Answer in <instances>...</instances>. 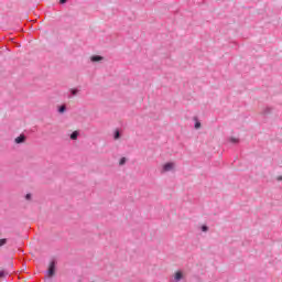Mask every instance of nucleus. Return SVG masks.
Returning <instances> with one entry per match:
<instances>
[{
  "label": "nucleus",
  "instance_id": "obj_1",
  "mask_svg": "<svg viewBox=\"0 0 282 282\" xmlns=\"http://www.w3.org/2000/svg\"><path fill=\"white\" fill-rule=\"evenodd\" d=\"M56 274V262L52 261L48 264L47 276L52 279Z\"/></svg>",
  "mask_w": 282,
  "mask_h": 282
},
{
  "label": "nucleus",
  "instance_id": "obj_2",
  "mask_svg": "<svg viewBox=\"0 0 282 282\" xmlns=\"http://www.w3.org/2000/svg\"><path fill=\"white\" fill-rule=\"evenodd\" d=\"M175 169V163L169 162L163 165V173H169V171H173Z\"/></svg>",
  "mask_w": 282,
  "mask_h": 282
},
{
  "label": "nucleus",
  "instance_id": "obj_3",
  "mask_svg": "<svg viewBox=\"0 0 282 282\" xmlns=\"http://www.w3.org/2000/svg\"><path fill=\"white\" fill-rule=\"evenodd\" d=\"M15 144H23L25 142V137L23 134L19 135L14 140Z\"/></svg>",
  "mask_w": 282,
  "mask_h": 282
},
{
  "label": "nucleus",
  "instance_id": "obj_4",
  "mask_svg": "<svg viewBox=\"0 0 282 282\" xmlns=\"http://www.w3.org/2000/svg\"><path fill=\"white\" fill-rule=\"evenodd\" d=\"M184 274L182 273V271H177L175 274H174V279L175 281H182Z\"/></svg>",
  "mask_w": 282,
  "mask_h": 282
},
{
  "label": "nucleus",
  "instance_id": "obj_5",
  "mask_svg": "<svg viewBox=\"0 0 282 282\" xmlns=\"http://www.w3.org/2000/svg\"><path fill=\"white\" fill-rule=\"evenodd\" d=\"M9 275H10L9 271H6V270L0 271V279H6V276H9Z\"/></svg>",
  "mask_w": 282,
  "mask_h": 282
},
{
  "label": "nucleus",
  "instance_id": "obj_6",
  "mask_svg": "<svg viewBox=\"0 0 282 282\" xmlns=\"http://www.w3.org/2000/svg\"><path fill=\"white\" fill-rule=\"evenodd\" d=\"M91 61H93V63H98V61H102V56L95 55V56L91 57Z\"/></svg>",
  "mask_w": 282,
  "mask_h": 282
},
{
  "label": "nucleus",
  "instance_id": "obj_7",
  "mask_svg": "<svg viewBox=\"0 0 282 282\" xmlns=\"http://www.w3.org/2000/svg\"><path fill=\"white\" fill-rule=\"evenodd\" d=\"M78 139V132L77 131H74L72 134H70V140H77Z\"/></svg>",
  "mask_w": 282,
  "mask_h": 282
},
{
  "label": "nucleus",
  "instance_id": "obj_8",
  "mask_svg": "<svg viewBox=\"0 0 282 282\" xmlns=\"http://www.w3.org/2000/svg\"><path fill=\"white\" fill-rule=\"evenodd\" d=\"M8 243V239L3 238V239H0V248L2 246H6Z\"/></svg>",
  "mask_w": 282,
  "mask_h": 282
},
{
  "label": "nucleus",
  "instance_id": "obj_9",
  "mask_svg": "<svg viewBox=\"0 0 282 282\" xmlns=\"http://www.w3.org/2000/svg\"><path fill=\"white\" fill-rule=\"evenodd\" d=\"M127 163V159L126 158H121L120 161H119V165L120 166H123V164Z\"/></svg>",
  "mask_w": 282,
  "mask_h": 282
},
{
  "label": "nucleus",
  "instance_id": "obj_10",
  "mask_svg": "<svg viewBox=\"0 0 282 282\" xmlns=\"http://www.w3.org/2000/svg\"><path fill=\"white\" fill-rule=\"evenodd\" d=\"M70 94H72L73 96H76V94H78V89H75V88L70 89Z\"/></svg>",
  "mask_w": 282,
  "mask_h": 282
},
{
  "label": "nucleus",
  "instance_id": "obj_11",
  "mask_svg": "<svg viewBox=\"0 0 282 282\" xmlns=\"http://www.w3.org/2000/svg\"><path fill=\"white\" fill-rule=\"evenodd\" d=\"M200 128H202V123L199 121H196L195 129H200Z\"/></svg>",
  "mask_w": 282,
  "mask_h": 282
},
{
  "label": "nucleus",
  "instance_id": "obj_12",
  "mask_svg": "<svg viewBox=\"0 0 282 282\" xmlns=\"http://www.w3.org/2000/svg\"><path fill=\"white\" fill-rule=\"evenodd\" d=\"M229 141L232 142V144H236V142H239V140L235 138L229 139Z\"/></svg>",
  "mask_w": 282,
  "mask_h": 282
},
{
  "label": "nucleus",
  "instance_id": "obj_13",
  "mask_svg": "<svg viewBox=\"0 0 282 282\" xmlns=\"http://www.w3.org/2000/svg\"><path fill=\"white\" fill-rule=\"evenodd\" d=\"M202 230H203V232H208V227H207L206 225H204V226L202 227Z\"/></svg>",
  "mask_w": 282,
  "mask_h": 282
},
{
  "label": "nucleus",
  "instance_id": "obj_14",
  "mask_svg": "<svg viewBox=\"0 0 282 282\" xmlns=\"http://www.w3.org/2000/svg\"><path fill=\"white\" fill-rule=\"evenodd\" d=\"M58 111L59 113H65V106H62Z\"/></svg>",
  "mask_w": 282,
  "mask_h": 282
},
{
  "label": "nucleus",
  "instance_id": "obj_15",
  "mask_svg": "<svg viewBox=\"0 0 282 282\" xmlns=\"http://www.w3.org/2000/svg\"><path fill=\"white\" fill-rule=\"evenodd\" d=\"M118 138H120V132H119V131H116L115 140H118Z\"/></svg>",
  "mask_w": 282,
  "mask_h": 282
},
{
  "label": "nucleus",
  "instance_id": "obj_16",
  "mask_svg": "<svg viewBox=\"0 0 282 282\" xmlns=\"http://www.w3.org/2000/svg\"><path fill=\"white\" fill-rule=\"evenodd\" d=\"M59 3H67V0H59Z\"/></svg>",
  "mask_w": 282,
  "mask_h": 282
},
{
  "label": "nucleus",
  "instance_id": "obj_17",
  "mask_svg": "<svg viewBox=\"0 0 282 282\" xmlns=\"http://www.w3.org/2000/svg\"><path fill=\"white\" fill-rule=\"evenodd\" d=\"M30 197H32V195H30V194H26V199H30Z\"/></svg>",
  "mask_w": 282,
  "mask_h": 282
}]
</instances>
